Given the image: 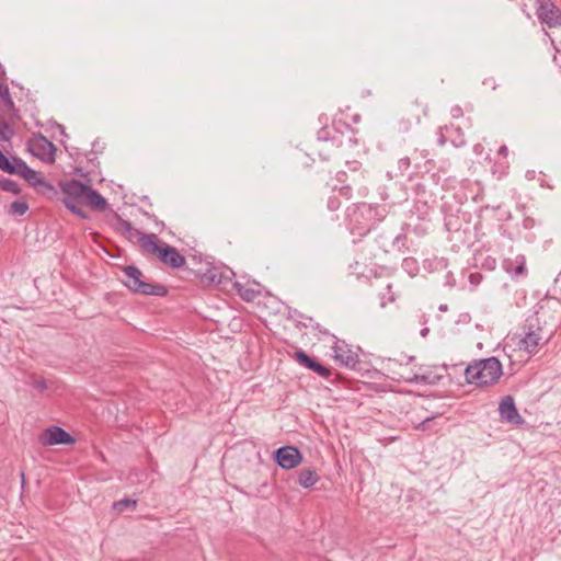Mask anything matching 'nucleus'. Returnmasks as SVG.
Masks as SVG:
<instances>
[{"label": "nucleus", "mask_w": 561, "mask_h": 561, "mask_svg": "<svg viewBox=\"0 0 561 561\" xmlns=\"http://www.w3.org/2000/svg\"><path fill=\"white\" fill-rule=\"evenodd\" d=\"M39 442L44 446L59 444L70 445L75 443V438L61 427L51 426L41 434Z\"/></svg>", "instance_id": "obj_7"}, {"label": "nucleus", "mask_w": 561, "mask_h": 561, "mask_svg": "<svg viewBox=\"0 0 561 561\" xmlns=\"http://www.w3.org/2000/svg\"><path fill=\"white\" fill-rule=\"evenodd\" d=\"M158 259L173 268H180L186 263L185 257L174 247L167 243H163L162 251Z\"/></svg>", "instance_id": "obj_10"}, {"label": "nucleus", "mask_w": 561, "mask_h": 561, "mask_svg": "<svg viewBox=\"0 0 561 561\" xmlns=\"http://www.w3.org/2000/svg\"><path fill=\"white\" fill-rule=\"evenodd\" d=\"M15 174L25 179L33 186L43 185L49 190L53 188L50 184H48L42 179L38 172L26 165L24 161H22V163L19 164V172H16Z\"/></svg>", "instance_id": "obj_15"}, {"label": "nucleus", "mask_w": 561, "mask_h": 561, "mask_svg": "<svg viewBox=\"0 0 561 561\" xmlns=\"http://www.w3.org/2000/svg\"><path fill=\"white\" fill-rule=\"evenodd\" d=\"M137 241L144 251L159 257L163 243H160L156 234L137 232Z\"/></svg>", "instance_id": "obj_12"}, {"label": "nucleus", "mask_w": 561, "mask_h": 561, "mask_svg": "<svg viewBox=\"0 0 561 561\" xmlns=\"http://www.w3.org/2000/svg\"><path fill=\"white\" fill-rule=\"evenodd\" d=\"M500 416L503 421L511 424H523L524 420L516 409L513 397H504L499 404Z\"/></svg>", "instance_id": "obj_9"}, {"label": "nucleus", "mask_w": 561, "mask_h": 561, "mask_svg": "<svg viewBox=\"0 0 561 561\" xmlns=\"http://www.w3.org/2000/svg\"><path fill=\"white\" fill-rule=\"evenodd\" d=\"M450 114L454 118H459L462 116V108L459 105H455L450 110Z\"/></svg>", "instance_id": "obj_29"}, {"label": "nucleus", "mask_w": 561, "mask_h": 561, "mask_svg": "<svg viewBox=\"0 0 561 561\" xmlns=\"http://www.w3.org/2000/svg\"><path fill=\"white\" fill-rule=\"evenodd\" d=\"M0 98L9 108L14 106L10 95L9 87L4 83H0Z\"/></svg>", "instance_id": "obj_24"}, {"label": "nucleus", "mask_w": 561, "mask_h": 561, "mask_svg": "<svg viewBox=\"0 0 561 561\" xmlns=\"http://www.w3.org/2000/svg\"><path fill=\"white\" fill-rule=\"evenodd\" d=\"M401 379L409 383H434L436 379H438V377L433 375L432 371L423 370L422 368H420L417 373H414L412 375H400L398 380Z\"/></svg>", "instance_id": "obj_16"}, {"label": "nucleus", "mask_w": 561, "mask_h": 561, "mask_svg": "<svg viewBox=\"0 0 561 561\" xmlns=\"http://www.w3.org/2000/svg\"><path fill=\"white\" fill-rule=\"evenodd\" d=\"M497 154L506 158L508 156V148L505 145L501 146L497 150Z\"/></svg>", "instance_id": "obj_31"}, {"label": "nucleus", "mask_w": 561, "mask_h": 561, "mask_svg": "<svg viewBox=\"0 0 561 561\" xmlns=\"http://www.w3.org/2000/svg\"><path fill=\"white\" fill-rule=\"evenodd\" d=\"M32 386L39 391H43L47 388L46 381L44 379H34L32 381Z\"/></svg>", "instance_id": "obj_28"}, {"label": "nucleus", "mask_w": 561, "mask_h": 561, "mask_svg": "<svg viewBox=\"0 0 561 561\" xmlns=\"http://www.w3.org/2000/svg\"><path fill=\"white\" fill-rule=\"evenodd\" d=\"M0 188L4 192H11L15 195L20 194L21 192L19 185L12 180H1Z\"/></svg>", "instance_id": "obj_23"}, {"label": "nucleus", "mask_w": 561, "mask_h": 561, "mask_svg": "<svg viewBox=\"0 0 561 561\" xmlns=\"http://www.w3.org/2000/svg\"><path fill=\"white\" fill-rule=\"evenodd\" d=\"M295 357L301 365H304L305 367L309 368L310 370L317 373L321 377H329L331 375V371L329 368L322 366L320 363H318L313 358L309 357L302 351L296 352Z\"/></svg>", "instance_id": "obj_14"}, {"label": "nucleus", "mask_w": 561, "mask_h": 561, "mask_svg": "<svg viewBox=\"0 0 561 561\" xmlns=\"http://www.w3.org/2000/svg\"><path fill=\"white\" fill-rule=\"evenodd\" d=\"M330 208H332V209H333V208H335V203H332V204L330 205Z\"/></svg>", "instance_id": "obj_34"}, {"label": "nucleus", "mask_w": 561, "mask_h": 561, "mask_svg": "<svg viewBox=\"0 0 561 561\" xmlns=\"http://www.w3.org/2000/svg\"><path fill=\"white\" fill-rule=\"evenodd\" d=\"M318 480L317 472L310 468H304L298 474V483L305 489L313 486Z\"/></svg>", "instance_id": "obj_19"}, {"label": "nucleus", "mask_w": 561, "mask_h": 561, "mask_svg": "<svg viewBox=\"0 0 561 561\" xmlns=\"http://www.w3.org/2000/svg\"><path fill=\"white\" fill-rule=\"evenodd\" d=\"M31 150L34 156L38 157L44 162L51 163L55 161V146L44 136H38L33 139Z\"/></svg>", "instance_id": "obj_8"}, {"label": "nucleus", "mask_w": 561, "mask_h": 561, "mask_svg": "<svg viewBox=\"0 0 561 561\" xmlns=\"http://www.w3.org/2000/svg\"><path fill=\"white\" fill-rule=\"evenodd\" d=\"M432 421H433V419H432V417H427V419H425L423 422H421V423L416 426V428H417V430L425 431V430H427V428H428V424H430Z\"/></svg>", "instance_id": "obj_30"}, {"label": "nucleus", "mask_w": 561, "mask_h": 561, "mask_svg": "<svg viewBox=\"0 0 561 561\" xmlns=\"http://www.w3.org/2000/svg\"><path fill=\"white\" fill-rule=\"evenodd\" d=\"M275 460L279 467L289 470L296 468L302 461V455L294 446H284L275 451Z\"/></svg>", "instance_id": "obj_6"}, {"label": "nucleus", "mask_w": 561, "mask_h": 561, "mask_svg": "<svg viewBox=\"0 0 561 561\" xmlns=\"http://www.w3.org/2000/svg\"><path fill=\"white\" fill-rule=\"evenodd\" d=\"M546 340L547 339L543 336L541 329H538L536 331H529L520 340L519 348L526 351L529 354L536 353L538 351V347Z\"/></svg>", "instance_id": "obj_11"}, {"label": "nucleus", "mask_w": 561, "mask_h": 561, "mask_svg": "<svg viewBox=\"0 0 561 561\" xmlns=\"http://www.w3.org/2000/svg\"><path fill=\"white\" fill-rule=\"evenodd\" d=\"M502 374V364L496 357L474 360L465 370L467 381L478 386L493 385Z\"/></svg>", "instance_id": "obj_1"}, {"label": "nucleus", "mask_w": 561, "mask_h": 561, "mask_svg": "<svg viewBox=\"0 0 561 561\" xmlns=\"http://www.w3.org/2000/svg\"><path fill=\"white\" fill-rule=\"evenodd\" d=\"M21 482H22V485H24V483H25V474H24L23 471L21 472Z\"/></svg>", "instance_id": "obj_32"}, {"label": "nucleus", "mask_w": 561, "mask_h": 561, "mask_svg": "<svg viewBox=\"0 0 561 561\" xmlns=\"http://www.w3.org/2000/svg\"><path fill=\"white\" fill-rule=\"evenodd\" d=\"M318 152L323 159H329L331 156V149L333 147L340 148L351 145H356V141L352 138H347L345 141L343 136L334 131L331 133L328 128H322L318 131Z\"/></svg>", "instance_id": "obj_4"}, {"label": "nucleus", "mask_w": 561, "mask_h": 561, "mask_svg": "<svg viewBox=\"0 0 561 561\" xmlns=\"http://www.w3.org/2000/svg\"><path fill=\"white\" fill-rule=\"evenodd\" d=\"M83 202L96 210H104L107 205L106 199L91 186L88 187Z\"/></svg>", "instance_id": "obj_17"}, {"label": "nucleus", "mask_w": 561, "mask_h": 561, "mask_svg": "<svg viewBox=\"0 0 561 561\" xmlns=\"http://www.w3.org/2000/svg\"><path fill=\"white\" fill-rule=\"evenodd\" d=\"M239 294L247 301H251V300L255 299V297L259 295L257 291H255L253 289H249V288L240 289Z\"/></svg>", "instance_id": "obj_26"}, {"label": "nucleus", "mask_w": 561, "mask_h": 561, "mask_svg": "<svg viewBox=\"0 0 561 561\" xmlns=\"http://www.w3.org/2000/svg\"><path fill=\"white\" fill-rule=\"evenodd\" d=\"M137 505V502L135 500H131V499H123L118 502H115L113 504V507L114 510H116L117 512L122 513L124 512L125 510L127 508H135Z\"/></svg>", "instance_id": "obj_22"}, {"label": "nucleus", "mask_w": 561, "mask_h": 561, "mask_svg": "<svg viewBox=\"0 0 561 561\" xmlns=\"http://www.w3.org/2000/svg\"><path fill=\"white\" fill-rule=\"evenodd\" d=\"M410 263L409 260H404V264L408 265Z\"/></svg>", "instance_id": "obj_36"}, {"label": "nucleus", "mask_w": 561, "mask_h": 561, "mask_svg": "<svg viewBox=\"0 0 561 561\" xmlns=\"http://www.w3.org/2000/svg\"><path fill=\"white\" fill-rule=\"evenodd\" d=\"M122 272V282L135 293L154 296H165L168 293L163 285L145 282L142 273L135 266H125Z\"/></svg>", "instance_id": "obj_2"}, {"label": "nucleus", "mask_w": 561, "mask_h": 561, "mask_svg": "<svg viewBox=\"0 0 561 561\" xmlns=\"http://www.w3.org/2000/svg\"><path fill=\"white\" fill-rule=\"evenodd\" d=\"M505 270L516 276H524L526 274V259L524 255H517L515 260L505 262Z\"/></svg>", "instance_id": "obj_18"}, {"label": "nucleus", "mask_w": 561, "mask_h": 561, "mask_svg": "<svg viewBox=\"0 0 561 561\" xmlns=\"http://www.w3.org/2000/svg\"><path fill=\"white\" fill-rule=\"evenodd\" d=\"M333 351H334L335 360L346 367L354 368L356 366V364L358 363L357 355L354 352H352L350 348H347L346 345L336 344L333 347Z\"/></svg>", "instance_id": "obj_13"}, {"label": "nucleus", "mask_w": 561, "mask_h": 561, "mask_svg": "<svg viewBox=\"0 0 561 561\" xmlns=\"http://www.w3.org/2000/svg\"><path fill=\"white\" fill-rule=\"evenodd\" d=\"M22 163L21 159L13 158L9 159L7 158L1 151H0V169L7 173L15 174L19 172V164Z\"/></svg>", "instance_id": "obj_20"}, {"label": "nucleus", "mask_w": 561, "mask_h": 561, "mask_svg": "<svg viewBox=\"0 0 561 561\" xmlns=\"http://www.w3.org/2000/svg\"><path fill=\"white\" fill-rule=\"evenodd\" d=\"M28 209V205L25 202L15 201L10 205L9 213L12 215L22 216Z\"/></svg>", "instance_id": "obj_21"}, {"label": "nucleus", "mask_w": 561, "mask_h": 561, "mask_svg": "<svg viewBox=\"0 0 561 561\" xmlns=\"http://www.w3.org/2000/svg\"><path fill=\"white\" fill-rule=\"evenodd\" d=\"M118 225L124 232L129 234V237L137 238V232H140L138 229L134 228L131 224L127 220L121 219Z\"/></svg>", "instance_id": "obj_25"}, {"label": "nucleus", "mask_w": 561, "mask_h": 561, "mask_svg": "<svg viewBox=\"0 0 561 561\" xmlns=\"http://www.w3.org/2000/svg\"><path fill=\"white\" fill-rule=\"evenodd\" d=\"M537 16L548 27L561 25V11L551 0H537Z\"/></svg>", "instance_id": "obj_5"}, {"label": "nucleus", "mask_w": 561, "mask_h": 561, "mask_svg": "<svg viewBox=\"0 0 561 561\" xmlns=\"http://www.w3.org/2000/svg\"><path fill=\"white\" fill-rule=\"evenodd\" d=\"M465 144V140L463 139H460L458 144H456V146H460V145H463Z\"/></svg>", "instance_id": "obj_33"}, {"label": "nucleus", "mask_w": 561, "mask_h": 561, "mask_svg": "<svg viewBox=\"0 0 561 561\" xmlns=\"http://www.w3.org/2000/svg\"><path fill=\"white\" fill-rule=\"evenodd\" d=\"M330 208H332V209H333V208H335V203H332V204L330 205Z\"/></svg>", "instance_id": "obj_35"}, {"label": "nucleus", "mask_w": 561, "mask_h": 561, "mask_svg": "<svg viewBox=\"0 0 561 561\" xmlns=\"http://www.w3.org/2000/svg\"><path fill=\"white\" fill-rule=\"evenodd\" d=\"M59 187L65 194L62 199L65 206L78 217L87 218V214L80 205L83 203L89 185L78 180H66L59 182Z\"/></svg>", "instance_id": "obj_3"}, {"label": "nucleus", "mask_w": 561, "mask_h": 561, "mask_svg": "<svg viewBox=\"0 0 561 561\" xmlns=\"http://www.w3.org/2000/svg\"><path fill=\"white\" fill-rule=\"evenodd\" d=\"M482 279L483 276L479 272H474L469 275V282L473 287H477L479 284H481Z\"/></svg>", "instance_id": "obj_27"}]
</instances>
